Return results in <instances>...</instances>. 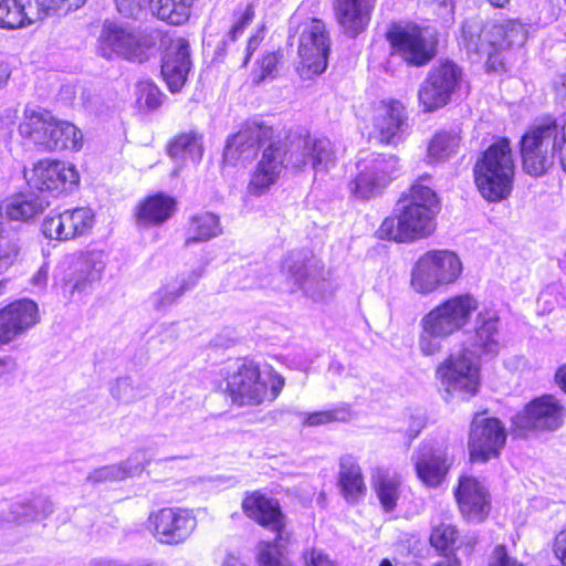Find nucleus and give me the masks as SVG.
Listing matches in <instances>:
<instances>
[{
  "instance_id": "40",
  "label": "nucleus",
  "mask_w": 566,
  "mask_h": 566,
  "mask_svg": "<svg viewBox=\"0 0 566 566\" xmlns=\"http://www.w3.org/2000/svg\"><path fill=\"white\" fill-rule=\"evenodd\" d=\"M62 213L66 241L74 240L90 232L95 223V214L88 208L66 209Z\"/></svg>"
},
{
  "instance_id": "32",
  "label": "nucleus",
  "mask_w": 566,
  "mask_h": 566,
  "mask_svg": "<svg viewBox=\"0 0 566 566\" xmlns=\"http://www.w3.org/2000/svg\"><path fill=\"white\" fill-rule=\"evenodd\" d=\"M219 233H221L220 220L214 213H196L185 226V245L209 241Z\"/></svg>"
},
{
  "instance_id": "43",
  "label": "nucleus",
  "mask_w": 566,
  "mask_h": 566,
  "mask_svg": "<svg viewBox=\"0 0 566 566\" xmlns=\"http://www.w3.org/2000/svg\"><path fill=\"white\" fill-rule=\"evenodd\" d=\"M135 104L139 112L157 111L164 103L165 95L151 80H140L135 87Z\"/></svg>"
},
{
  "instance_id": "7",
  "label": "nucleus",
  "mask_w": 566,
  "mask_h": 566,
  "mask_svg": "<svg viewBox=\"0 0 566 566\" xmlns=\"http://www.w3.org/2000/svg\"><path fill=\"white\" fill-rule=\"evenodd\" d=\"M478 308L479 301L470 293L452 295L433 307L420 322L421 353L426 356L439 353L441 350L439 338L451 336L463 329Z\"/></svg>"
},
{
  "instance_id": "38",
  "label": "nucleus",
  "mask_w": 566,
  "mask_h": 566,
  "mask_svg": "<svg viewBox=\"0 0 566 566\" xmlns=\"http://www.w3.org/2000/svg\"><path fill=\"white\" fill-rule=\"evenodd\" d=\"M297 137L302 140V154L310 159L313 168H317L333 158V147L329 138L314 136L306 128L300 130Z\"/></svg>"
},
{
  "instance_id": "17",
  "label": "nucleus",
  "mask_w": 566,
  "mask_h": 566,
  "mask_svg": "<svg viewBox=\"0 0 566 566\" xmlns=\"http://www.w3.org/2000/svg\"><path fill=\"white\" fill-rule=\"evenodd\" d=\"M396 163L395 157L381 154L358 160L357 172L348 184L350 195L356 199L368 200L381 193L395 178Z\"/></svg>"
},
{
  "instance_id": "59",
  "label": "nucleus",
  "mask_w": 566,
  "mask_h": 566,
  "mask_svg": "<svg viewBox=\"0 0 566 566\" xmlns=\"http://www.w3.org/2000/svg\"><path fill=\"white\" fill-rule=\"evenodd\" d=\"M10 77V70L8 65L0 61V88L6 85Z\"/></svg>"
},
{
  "instance_id": "12",
  "label": "nucleus",
  "mask_w": 566,
  "mask_h": 566,
  "mask_svg": "<svg viewBox=\"0 0 566 566\" xmlns=\"http://www.w3.org/2000/svg\"><path fill=\"white\" fill-rule=\"evenodd\" d=\"M436 378L447 394L465 400L476 396L481 388L480 366L468 348L444 358L436 369Z\"/></svg>"
},
{
  "instance_id": "37",
  "label": "nucleus",
  "mask_w": 566,
  "mask_h": 566,
  "mask_svg": "<svg viewBox=\"0 0 566 566\" xmlns=\"http://www.w3.org/2000/svg\"><path fill=\"white\" fill-rule=\"evenodd\" d=\"M285 62V54L282 48L266 50L253 62L251 69V81L258 85L266 80L275 78Z\"/></svg>"
},
{
  "instance_id": "21",
  "label": "nucleus",
  "mask_w": 566,
  "mask_h": 566,
  "mask_svg": "<svg viewBox=\"0 0 566 566\" xmlns=\"http://www.w3.org/2000/svg\"><path fill=\"white\" fill-rule=\"evenodd\" d=\"M413 467L416 476L427 488H438L447 479L452 468V459L447 448L436 441H422L415 454Z\"/></svg>"
},
{
  "instance_id": "29",
  "label": "nucleus",
  "mask_w": 566,
  "mask_h": 566,
  "mask_svg": "<svg viewBox=\"0 0 566 566\" xmlns=\"http://www.w3.org/2000/svg\"><path fill=\"white\" fill-rule=\"evenodd\" d=\"M461 537L459 525L452 518L446 517L431 524L428 543L437 555L449 559L458 557L457 552L460 547Z\"/></svg>"
},
{
  "instance_id": "13",
  "label": "nucleus",
  "mask_w": 566,
  "mask_h": 566,
  "mask_svg": "<svg viewBox=\"0 0 566 566\" xmlns=\"http://www.w3.org/2000/svg\"><path fill=\"white\" fill-rule=\"evenodd\" d=\"M566 409L553 394H544L530 400L512 420L515 436L526 438L536 431H555L565 420Z\"/></svg>"
},
{
  "instance_id": "4",
  "label": "nucleus",
  "mask_w": 566,
  "mask_h": 566,
  "mask_svg": "<svg viewBox=\"0 0 566 566\" xmlns=\"http://www.w3.org/2000/svg\"><path fill=\"white\" fill-rule=\"evenodd\" d=\"M284 386V377L273 367L262 370L258 361L245 356L224 370L217 390L232 406L243 408L274 401Z\"/></svg>"
},
{
  "instance_id": "28",
  "label": "nucleus",
  "mask_w": 566,
  "mask_h": 566,
  "mask_svg": "<svg viewBox=\"0 0 566 566\" xmlns=\"http://www.w3.org/2000/svg\"><path fill=\"white\" fill-rule=\"evenodd\" d=\"M54 117L48 109H24L18 127L20 136L38 150L46 153L48 144L51 143L49 132Z\"/></svg>"
},
{
  "instance_id": "60",
  "label": "nucleus",
  "mask_w": 566,
  "mask_h": 566,
  "mask_svg": "<svg viewBox=\"0 0 566 566\" xmlns=\"http://www.w3.org/2000/svg\"><path fill=\"white\" fill-rule=\"evenodd\" d=\"M431 566H462V563L459 557H453L449 559L438 560Z\"/></svg>"
},
{
  "instance_id": "36",
  "label": "nucleus",
  "mask_w": 566,
  "mask_h": 566,
  "mask_svg": "<svg viewBox=\"0 0 566 566\" xmlns=\"http://www.w3.org/2000/svg\"><path fill=\"white\" fill-rule=\"evenodd\" d=\"M166 151L171 158L189 156L199 160L203 154L202 135L196 129L179 132L168 140Z\"/></svg>"
},
{
  "instance_id": "10",
  "label": "nucleus",
  "mask_w": 566,
  "mask_h": 566,
  "mask_svg": "<svg viewBox=\"0 0 566 566\" xmlns=\"http://www.w3.org/2000/svg\"><path fill=\"white\" fill-rule=\"evenodd\" d=\"M459 255L450 250H429L416 261L411 271V285L421 294L454 284L462 275Z\"/></svg>"
},
{
  "instance_id": "15",
  "label": "nucleus",
  "mask_w": 566,
  "mask_h": 566,
  "mask_svg": "<svg viewBox=\"0 0 566 566\" xmlns=\"http://www.w3.org/2000/svg\"><path fill=\"white\" fill-rule=\"evenodd\" d=\"M198 525L192 510L179 506H166L151 511L146 528L161 545L179 546L185 544Z\"/></svg>"
},
{
  "instance_id": "61",
  "label": "nucleus",
  "mask_w": 566,
  "mask_h": 566,
  "mask_svg": "<svg viewBox=\"0 0 566 566\" xmlns=\"http://www.w3.org/2000/svg\"><path fill=\"white\" fill-rule=\"evenodd\" d=\"M223 566H245L244 563L234 555H228L224 558Z\"/></svg>"
},
{
  "instance_id": "30",
  "label": "nucleus",
  "mask_w": 566,
  "mask_h": 566,
  "mask_svg": "<svg viewBox=\"0 0 566 566\" xmlns=\"http://www.w3.org/2000/svg\"><path fill=\"white\" fill-rule=\"evenodd\" d=\"M462 145L461 132L441 128L429 138L426 148V160L430 165H439L454 158Z\"/></svg>"
},
{
  "instance_id": "16",
  "label": "nucleus",
  "mask_w": 566,
  "mask_h": 566,
  "mask_svg": "<svg viewBox=\"0 0 566 566\" xmlns=\"http://www.w3.org/2000/svg\"><path fill=\"white\" fill-rule=\"evenodd\" d=\"M25 178L31 189L53 197L72 192L81 179L74 165L51 158L34 163Z\"/></svg>"
},
{
  "instance_id": "22",
  "label": "nucleus",
  "mask_w": 566,
  "mask_h": 566,
  "mask_svg": "<svg viewBox=\"0 0 566 566\" xmlns=\"http://www.w3.org/2000/svg\"><path fill=\"white\" fill-rule=\"evenodd\" d=\"M408 115L402 102L382 99L374 107L373 126L380 145H396L403 138Z\"/></svg>"
},
{
  "instance_id": "8",
  "label": "nucleus",
  "mask_w": 566,
  "mask_h": 566,
  "mask_svg": "<svg viewBox=\"0 0 566 566\" xmlns=\"http://www.w3.org/2000/svg\"><path fill=\"white\" fill-rule=\"evenodd\" d=\"M297 36V73L304 78H312L325 72L331 53V35L325 22L319 18H312L300 23L294 33L289 35L291 40Z\"/></svg>"
},
{
  "instance_id": "58",
  "label": "nucleus",
  "mask_w": 566,
  "mask_h": 566,
  "mask_svg": "<svg viewBox=\"0 0 566 566\" xmlns=\"http://www.w3.org/2000/svg\"><path fill=\"white\" fill-rule=\"evenodd\" d=\"M138 0H115L118 11H130Z\"/></svg>"
},
{
  "instance_id": "49",
  "label": "nucleus",
  "mask_w": 566,
  "mask_h": 566,
  "mask_svg": "<svg viewBox=\"0 0 566 566\" xmlns=\"http://www.w3.org/2000/svg\"><path fill=\"white\" fill-rule=\"evenodd\" d=\"M62 213H54L46 216L41 223L42 234L49 240H55L64 242L66 241L64 235Z\"/></svg>"
},
{
  "instance_id": "11",
  "label": "nucleus",
  "mask_w": 566,
  "mask_h": 566,
  "mask_svg": "<svg viewBox=\"0 0 566 566\" xmlns=\"http://www.w3.org/2000/svg\"><path fill=\"white\" fill-rule=\"evenodd\" d=\"M505 424L496 417L488 416V410L472 415L468 430V457L472 464H485L501 458L506 446Z\"/></svg>"
},
{
  "instance_id": "33",
  "label": "nucleus",
  "mask_w": 566,
  "mask_h": 566,
  "mask_svg": "<svg viewBox=\"0 0 566 566\" xmlns=\"http://www.w3.org/2000/svg\"><path fill=\"white\" fill-rule=\"evenodd\" d=\"M371 488L385 513L394 512L400 500L401 482L384 469H377L371 476Z\"/></svg>"
},
{
  "instance_id": "34",
  "label": "nucleus",
  "mask_w": 566,
  "mask_h": 566,
  "mask_svg": "<svg viewBox=\"0 0 566 566\" xmlns=\"http://www.w3.org/2000/svg\"><path fill=\"white\" fill-rule=\"evenodd\" d=\"M49 135L51 143L48 144L46 153L66 149L77 151L82 147V134L80 129L67 120L54 117Z\"/></svg>"
},
{
  "instance_id": "3",
  "label": "nucleus",
  "mask_w": 566,
  "mask_h": 566,
  "mask_svg": "<svg viewBox=\"0 0 566 566\" xmlns=\"http://www.w3.org/2000/svg\"><path fill=\"white\" fill-rule=\"evenodd\" d=\"M521 167L530 177L548 175L559 164L566 174V116L545 114L528 124L517 142Z\"/></svg>"
},
{
  "instance_id": "2",
  "label": "nucleus",
  "mask_w": 566,
  "mask_h": 566,
  "mask_svg": "<svg viewBox=\"0 0 566 566\" xmlns=\"http://www.w3.org/2000/svg\"><path fill=\"white\" fill-rule=\"evenodd\" d=\"M429 178V175L419 177L400 195L395 211L381 221L375 232L378 240L409 243L434 231L441 205L437 192L423 184Z\"/></svg>"
},
{
  "instance_id": "9",
  "label": "nucleus",
  "mask_w": 566,
  "mask_h": 566,
  "mask_svg": "<svg viewBox=\"0 0 566 566\" xmlns=\"http://www.w3.org/2000/svg\"><path fill=\"white\" fill-rule=\"evenodd\" d=\"M385 39L390 55L400 57L408 66H424L437 55V39L427 35L426 29L412 21L391 22Z\"/></svg>"
},
{
  "instance_id": "55",
  "label": "nucleus",
  "mask_w": 566,
  "mask_h": 566,
  "mask_svg": "<svg viewBox=\"0 0 566 566\" xmlns=\"http://www.w3.org/2000/svg\"><path fill=\"white\" fill-rule=\"evenodd\" d=\"M552 552L562 566H566V527L562 528L553 538Z\"/></svg>"
},
{
  "instance_id": "42",
  "label": "nucleus",
  "mask_w": 566,
  "mask_h": 566,
  "mask_svg": "<svg viewBox=\"0 0 566 566\" xmlns=\"http://www.w3.org/2000/svg\"><path fill=\"white\" fill-rule=\"evenodd\" d=\"M28 0H0V28L14 30L30 25L33 20L27 12Z\"/></svg>"
},
{
  "instance_id": "18",
  "label": "nucleus",
  "mask_w": 566,
  "mask_h": 566,
  "mask_svg": "<svg viewBox=\"0 0 566 566\" xmlns=\"http://www.w3.org/2000/svg\"><path fill=\"white\" fill-rule=\"evenodd\" d=\"M167 36L166 32L157 31L156 36L136 38L122 28L107 27L102 32L99 49L106 59L119 56L127 61L143 63L148 60L150 50L155 48V40L159 39L164 42Z\"/></svg>"
},
{
  "instance_id": "50",
  "label": "nucleus",
  "mask_w": 566,
  "mask_h": 566,
  "mask_svg": "<svg viewBox=\"0 0 566 566\" xmlns=\"http://www.w3.org/2000/svg\"><path fill=\"white\" fill-rule=\"evenodd\" d=\"M201 277V271H191L184 276L176 286H171L165 294V297L169 301H175L186 293L192 291L199 283Z\"/></svg>"
},
{
  "instance_id": "19",
  "label": "nucleus",
  "mask_w": 566,
  "mask_h": 566,
  "mask_svg": "<svg viewBox=\"0 0 566 566\" xmlns=\"http://www.w3.org/2000/svg\"><path fill=\"white\" fill-rule=\"evenodd\" d=\"M453 496L462 517L469 522H483L492 510L489 490L473 474L461 473L453 489Z\"/></svg>"
},
{
  "instance_id": "1",
  "label": "nucleus",
  "mask_w": 566,
  "mask_h": 566,
  "mask_svg": "<svg viewBox=\"0 0 566 566\" xmlns=\"http://www.w3.org/2000/svg\"><path fill=\"white\" fill-rule=\"evenodd\" d=\"M291 138L290 127L248 119L228 138L223 159L235 165L240 160L251 161L260 153L247 184V192L260 197L279 181Z\"/></svg>"
},
{
  "instance_id": "5",
  "label": "nucleus",
  "mask_w": 566,
  "mask_h": 566,
  "mask_svg": "<svg viewBox=\"0 0 566 566\" xmlns=\"http://www.w3.org/2000/svg\"><path fill=\"white\" fill-rule=\"evenodd\" d=\"M516 161L513 144L507 136H495L481 149L472 165L474 186L488 202L506 200L513 189Z\"/></svg>"
},
{
  "instance_id": "24",
  "label": "nucleus",
  "mask_w": 566,
  "mask_h": 566,
  "mask_svg": "<svg viewBox=\"0 0 566 566\" xmlns=\"http://www.w3.org/2000/svg\"><path fill=\"white\" fill-rule=\"evenodd\" d=\"M177 209L176 197L164 191H155L146 195L136 203L133 209V218L139 227H160L174 217Z\"/></svg>"
},
{
  "instance_id": "48",
  "label": "nucleus",
  "mask_w": 566,
  "mask_h": 566,
  "mask_svg": "<svg viewBox=\"0 0 566 566\" xmlns=\"http://www.w3.org/2000/svg\"><path fill=\"white\" fill-rule=\"evenodd\" d=\"M283 543L262 542L256 556L259 566H293L281 559L276 548Z\"/></svg>"
},
{
  "instance_id": "52",
  "label": "nucleus",
  "mask_w": 566,
  "mask_h": 566,
  "mask_svg": "<svg viewBox=\"0 0 566 566\" xmlns=\"http://www.w3.org/2000/svg\"><path fill=\"white\" fill-rule=\"evenodd\" d=\"M39 11L43 13L72 11L78 9L85 0H34Z\"/></svg>"
},
{
  "instance_id": "44",
  "label": "nucleus",
  "mask_w": 566,
  "mask_h": 566,
  "mask_svg": "<svg viewBox=\"0 0 566 566\" xmlns=\"http://www.w3.org/2000/svg\"><path fill=\"white\" fill-rule=\"evenodd\" d=\"M42 211L41 202L35 198L24 196L13 199L6 206V216L10 220L28 221Z\"/></svg>"
},
{
  "instance_id": "56",
  "label": "nucleus",
  "mask_w": 566,
  "mask_h": 566,
  "mask_svg": "<svg viewBox=\"0 0 566 566\" xmlns=\"http://www.w3.org/2000/svg\"><path fill=\"white\" fill-rule=\"evenodd\" d=\"M17 370V361L11 356L0 357V379L8 380Z\"/></svg>"
},
{
  "instance_id": "25",
  "label": "nucleus",
  "mask_w": 566,
  "mask_h": 566,
  "mask_svg": "<svg viewBox=\"0 0 566 566\" xmlns=\"http://www.w3.org/2000/svg\"><path fill=\"white\" fill-rule=\"evenodd\" d=\"M104 269L102 252L78 251L74 256L72 272L64 279L63 286L71 294L85 292L101 281Z\"/></svg>"
},
{
  "instance_id": "41",
  "label": "nucleus",
  "mask_w": 566,
  "mask_h": 566,
  "mask_svg": "<svg viewBox=\"0 0 566 566\" xmlns=\"http://www.w3.org/2000/svg\"><path fill=\"white\" fill-rule=\"evenodd\" d=\"M417 97L423 113H433L447 106L452 99V95L428 75L419 86Z\"/></svg>"
},
{
  "instance_id": "35",
  "label": "nucleus",
  "mask_w": 566,
  "mask_h": 566,
  "mask_svg": "<svg viewBox=\"0 0 566 566\" xmlns=\"http://www.w3.org/2000/svg\"><path fill=\"white\" fill-rule=\"evenodd\" d=\"M499 316L491 311H482L478 314L474 328L473 346L483 353H492L497 349Z\"/></svg>"
},
{
  "instance_id": "23",
  "label": "nucleus",
  "mask_w": 566,
  "mask_h": 566,
  "mask_svg": "<svg viewBox=\"0 0 566 566\" xmlns=\"http://www.w3.org/2000/svg\"><path fill=\"white\" fill-rule=\"evenodd\" d=\"M378 0H333L335 21L342 31L356 38L367 31Z\"/></svg>"
},
{
  "instance_id": "53",
  "label": "nucleus",
  "mask_w": 566,
  "mask_h": 566,
  "mask_svg": "<svg viewBox=\"0 0 566 566\" xmlns=\"http://www.w3.org/2000/svg\"><path fill=\"white\" fill-rule=\"evenodd\" d=\"M264 41V32L263 29L256 30L254 33H252L245 44L244 55L241 61L240 66L247 67L249 62L251 61L254 52L261 46L262 42Z\"/></svg>"
},
{
  "instance_id": "64",
  "label": "nucleus",
  "mask_w": 566,
  "mask_h": 566,
  "mask_svg": "<svg viewBox=\"0 0 566 566\" xmlns=\"http://www.w3.org/2000/svg\"><path fill=\"white\" fill-rule=\"evenodd\" d=\"M4 285H6V281H4V280H1V281H0V295L3 293Z\"/></svg>"
},
{
  "instance_id": "47",
  "label": "nucleus",
  "mask_w": 566,
  "mask_h": 566,
  "mask_svg": "<svg viewBox=\"0 0 566 566\" xmlns=\"http://www.w3.org/2000/svg\"><path fill=\"white\" fill-rule=\"evenodd\" d=\"M20 253L19 241L13 237H0V274L10 269Z\"/></svg>"
},
{
  "instance_id": "45",
  "label": "nucleus",
  "mask_w": 566,
  "mask_h": 566,
  "mask_svg": "<svg viewBox=\"0 0 566 566\" xmlns=\"http://www.w3.org/2000/svg\"><path fill=\"white\" fill-rule=\"evenodd\" d=\"M350 411L347 406L329 410H319L310 412L304 418V426L318 427L332 422H344L349 419Z\"/></svg>"
},
{
  "instance_id": "51",
  "label": "nucleus",
  "mask_w": 566,
  "mask_h": 566,
  "mask_svg": "<svg viewBox=\"0 0 566 566\" xmlns=\"http://www.w3.org/2000/svg\"><path fill=\"white\" fill-rule=\"evenodd\" d=\"M488 566H526V564L511 555L506 545L497 544L492 549Z\"/></svg>"
},
{
  "instance_id": "26",
  "label": "nucleus",
  "mask_w": 566,
  "mask_h": 566,
  "mask_svg": "<svg viewBox=\"0 0 566 566\" xmlns=\"http://www.w3.org/2000/svg\"><path fill=\"white\" fill-rule=\"evenodd\" d=\"M190 48L188 40H170L161 61V75L171 93L179 92L186 84L190 71Z\"/></svg>"
},
{
  "instance_id": "57",
  "label": "nucleus",
  "mask_w": 566,
  "mask_h": 566,
  "mask_svg": "<svg viewBox=\"0 0 566 566\" xmlns=\"http://www.w3.org/2000/svg\"><path fill=\"white\" fill-rule=\"evenodd\" d=\"M554 381L557 387L566 395V363L559 365L554 374Z\"/></svg>"
},
{
  "instance_id": "54",
  "label": "nucleus",
  "mask_w": 566,
  "mask_h": 566,
  "mask_svg": "<svg viewBox=\"0 0 566 566\" xmlns=\"http://www.w3.org/2000/svg\"><path fill=\"white\" fill-rule=\"evenodd\" d=\"M305 566H335V562L327 554L316 548L303 553Z\"/></svg>"
},
{
  "instance_id": "39",
  "label": "nucleus",
  "mask_w": 566,
  "mask_h": 566,
  "mask_svg": "<svg viewBox=\"0 0 566 566\" xmlns=\"http://www.w3.org/2000/svg\"><path fill=\"white\" fill-rule=\"evenodd\" d=\"M427 75L452 96L465 82L463 69L454 61L448 59L434 64Z\"/></svg>"
},
{
  "instance_id": "27",
  "label": "nucleus",
  "mask_w": 566,
  "mask_h": 566,
  "mask_svg": "<svg viewBox=\"0 0 566 566\" xmlns=\"http://www.w3.org/2000/svg\"><path fill=\"white\" fill-rule=\"evenodd\" d=\"M337 486L342 497L350 504L358 503L367 494L364 471L358 461L350 454L339 459Z\"/></svg>"
},
{
  "instance_id": "20",
  "label": "nucleus",
  "mask_w": 566,
  "mask_h": 566,
  "mask_svg": "<svg viewBox=\"0 0 566 566\" xmlns=\"http://www.w3.org/2000/svg\"><path fill=\"white\" fill-rule=\"evenodd\" d=\"M38 304L19 298L0 307V346H7L40 323Z\"/></svg>"
},
{
  "instance_id": "14",
  "label": "nucleus",
  "mask_w": 566,
  "mask_h": 566,
  "mask_svg": "<svg viewBox=\"0 0 566 566\" xmlns=\"http://www.w3.org/2000/svg\"><path fill=\"white\" fill-rule=\"evenodd\" d=\"M241 511L255 525L273 534L272 543H287V516L280 500L268 495L263 490L247 491L242 495Z\"/></svg>"
},
{
  "instance_id": "6",
  "label": "nucleus",
  "mask_w": 566,
  "mask_h": 566,
  "mask_svg": "<svg viewBox=\"0 0 566 566\" xmlns=\"http://www.w3.org/2000/svg\"><path fill=\"white\" fill-rule=\"evenodd\" d=\"M461 33L464 45L485 56V70L500 73L506 70L503 56L505 51L523 46L527 41L525 25L515 19L481 23L465 21Z\"/></svg>"
},
{
  "instance_id": "31",
  "label": "nucleus",
  "mask_w": 566,
  "mask_h": 566,
  "mask_svg": "<svg viewBox=\"0 0 566 566\" xmlns=\"http://www.w3.org/2000/svg\"><path fill=\"white\" fill-rule=\"evenodd\" d=\"M197 0H147L153 17L168 25L186 24L192 14Z\"/></svg>"
},
{
  "instance_id": "46",
  "label": "nucleus",
  "mask_w": 566,
  "mask_h": 566,
  "mask_svg": "<svg viewBox=\"0 0 566 566\" xmlns=\"http://www.w3.org/2000/svg\"><path fill=\"white\" fill-rule=\"evenodd\" d=\"M255 18V6L248 3L244 8L238 9L233 14V23L229 30L228 36L234 42L244 32L248 25L252 23Z\"/></svg>"
},
{
  "instance_id": "63",
  "label": "nucleus",
  "mask_w": 566,
  "mask_h": 566,
  "mask_svg": "<svg viewBox=\"0 0 566 566\" xmlns=\"http://www.w3.org/2000/svg\"><path fill=\"white\" fill-rule=\"evenodd\" d=\"M378 566H395L389 558H382Z\"/></svg>"
},
{
  "instance_id": "62",
  "label": "nucleus",
  "mask_w": 566,
  "mask_h": 566,
  "mask_svg": "<svg viewBox=\"0 0 566 566\" xmlns=\"http://www.w3.org/2000/svg\"><path fill=\"white\" fill-rule=\"evenodd\" d=\"M495 8H503L510 0H488Z\"/></svg>"
}]
</instances>
